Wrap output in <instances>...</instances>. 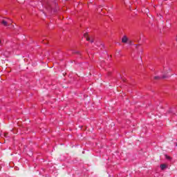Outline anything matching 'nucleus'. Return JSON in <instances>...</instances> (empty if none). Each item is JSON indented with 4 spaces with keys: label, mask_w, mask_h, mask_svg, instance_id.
<instances>
[{
    "label": "nucleus",
    "mask_w": 177,
    "mask_h": 177,
    "mask_svg": "<svg viewBox=\"0 0 177 177\" xmlns=\"http://www.w3.org/2000/svg\"><path fill=\"white\" fill-rule=\"evenodd\" d=\"M2 24L5 26L6 27H8L10 24H12V19H8V21L3 20L2 21Z\"/></svg>",
    "instance_id": "1"
},
{
    "label": "nucleus",
    "mask_w": 177,
    "mask_h": 177,
    "mask_svg": "<svg viewBox=\"0 0 177 177\" xmlns=\"http://www.w3.org/2000/svg\"><path fill=\"white\" fill-rule=\"evenodd\" d=\"M46 8L48 9L49 12H52V10H53V8L49 3H47V6Z\"/></svg>",
    "instance_id": "2"
},
{
    "label": "nucleus",
    "mask_w": 177,
    "mask_h": 177,
    "mask_svg": "<svg viewBox=\"0 0 177 177\" xmlns=\"http://www.w3.org/2000/svg\"><path fill=\"white\" fill-rule=\"evenodd\" d=\"M128 37H127V36H124L122 38V42H123V44H127L128 42Z\"/></svg>",
    "instance_id": "3"
},
{
    "label": "nucleus",
    "mask_w": 177,
    "mask_h": 177,
    "mask_svg": "<svg viewBox=\"0 0 177 177\" xmlns=\"http://www.w3.org/2000/svg\"><path fill=\"white\" fill-rule=\"evenodd\" d=\"M84 37H86V41H90L91 44L95 42V40H93V39L89 38V37L86 36V35H84Z\"/></svg>",
    "instance_id": "4"
},
{
    "label": "nucleus",
    "mask_w": 177,
    "mask_h": 177,
    "mask_svg": "<svg viewBox=\"0 0 177 177\" xmlns=\"http://www.w3.org/2000/svg\"><path fill=\"white\" fill-rule=\"evenodd\" d=\"M160 168L162 171H164V169H165V168H167V165H165V164L160 165Z\"/></svg>",
    "instance_id": "5"
},
{
    "label": "nucleus",
    "mask_w": 177,
    "mask_h": 177,
    "mask_svg": "<svg viewBox=\"0 0 177 177\" xmlns=\"http://www.w3.org/2000/svg\"><path fill=\"white\" fill-rule=\"evenodd\" d=\"M3 136H4V138H9V134L8 133H4Z\"/></svg>",
    "instance_id": "6"
},
{
    "label": "nucleus",
    "mask_w": 177,
    "mask_h": 177,
    "mask_svg": "<svg viewBox=\"0 0 177 177\" xmlns=\"http://www.w3.org/2000/svg\"><path fill=\"white\" fill-rule=\"evenodd\" d=\"M168 77H170V75H164L162 77V78H163L164 80H165V78H168Z\"/></svg>",
    "instance_id": "7"
},
{
    "label": "nucleus",
    "mask_w": 177,
    "mask_h": 177,
    "mask_svg": "<svg viewBox=\"0 0 177 177\" xmlns=\"http://www.w3.org/2000/svg\"><path fill=\"white\" fill-rule=\"evenodd\" d=\"M165 158L167 160H169V161H171V158L169 156H167V155H165Z\"/></svg>",
    "instance_id": "8"
},
{
    "label": "nucleus",
    "mask_w": 177,
    "mask_h": 177,
    "mask_svg": "<svg viewBox=\"0 0 177 177\" xmlns=\"http://www.w3.org/2000/svg\"><path fill=\"white\" fill-rule=\"evenodd\" d=\"M127 44H129L130 45H132L133 42H132V41L129 39L128 41H127Z\"/></svg>",
    "instance_id": "9"
},
{
    "label": "nucleus",
    "mask_w": 177,
    "mask_h": 177,
    "mask_svg": "<svg viewBox=\"0 0 177 177\" xmlns=\"http://www.w3.org/2000/svg\"><path fill=\"white\" fill-rule=\"evenodd\" d=\"M154 78H155L156 80H160V77H159V76H156Z\"/></svg>",
    "instance_id": "10"
},
{
    "label": "nucleus",
    "mask_w": 177,
    "mask_h": 177,
    "mask_svg": "<svg viewBox=\"0 0 177 177\" xmlns=\"http://www.w3.org/2000/svg\"><path fill=\"white\" fill-rule=\"evenodd\" d=\"M176 146L177 147V142H176Z\"/></svg>",
    "instance_id": "11"
},
{
    "label": "nucleus",
    "mask_w": 177,
    "mask_h": 177,
    "mask_svg": "<svg viewBox=\"0 0 177 177\" xmlns=\"http://www.w3.org/2000/svg\"><path fill=\"white\" fill-rule=\"evenodd\" d=\"M66 1H68V0H66Z\"/></svg>",
    "instance_id": "12"
}]
</instances>
